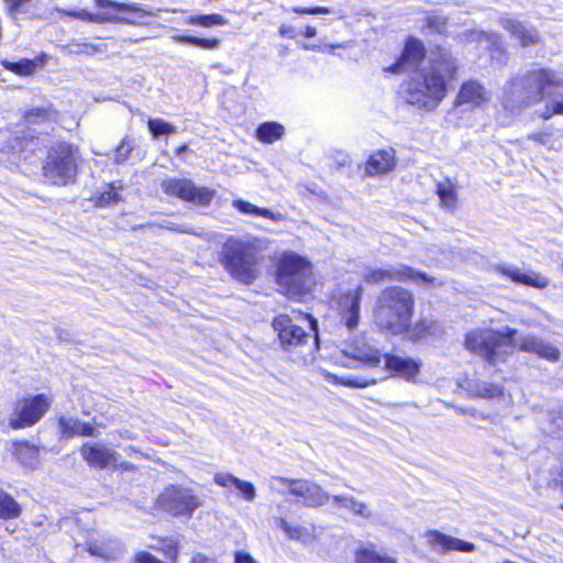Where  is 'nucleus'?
Masks as SVG:
<instances>
[{
  "label": "nucleus",
  "instance_id": "obj_1",
  "mask_svg": "<svg viewBox=\"0 0 563 563\" xmlns=\"http://www.w3.org/2000/svg\"><path fill=\"white\" fill-rule=\"evenodd\" d=\"M515 329L506 327L503 331L493 329H476L470 331L464 341L466 350L478 354L492 366L506 362L512 354L516 344L527 353H533L549 362H558L561 351L552 343L536 335H523L515 339Z\"/></svg>",
  "mask_w": 563,
  "mask_h": 563
},
{
  "label": "nucleus",
  "instance_id": "obj_2",
  "mask_svg": "<svg viewBox=\"0 0 563 563\" xmlns=\"http://www.w3.org/2000/svg\"><path fill=\"white\" fill-rule=\"evenodd\" d=\"M383 358L385 368L391 376L400 377L410 383L417 380L422 365L421 361L395 354L382 355L376 347L364 342H344L335 356V362L343 367H355L357 364L376 367Z\"/></svg>",
  "mask_w": 563,
  "mask_h": 563
},
{
  "label": "nucleus",
  "instance_id": "obj_3",
  "mask_svg": "<svg viewBox=\"0 0 563 563\" xmlns=\"http://www.w3.org/2000/svg\"><path fill=\"white\" fill-rule=\"evenodd\" d=\"M262 251L263 243L258 238L230 236L222 245L220 262L233 278L249 285L258 275Z\"/></svg>",
  "mask_w": 563,
  "mask_h": 563
},
{
  "label": "nucleus",
  "instance_id": "obj_4",
  "mask_svg": "<svg viewBox=\"0 0 563 563\" xmlns=\"http://www.w3.org/2000/svg\"><path fill=\"white\" fill-rule=\"evenodd\" d=\"M413 306L415 299L410 291L398 286L387 287L375 302L374 322L390 334H402L411 322Z\"/></svg>",
  "mask_w": 563,
  "mask_h": 563
},
{
  "label": "nucleus",
  "instance_id": "obj_5",
  "mask_svg": "<svg viewBox=\"0 0 563 563\" xmlns=\"http://www.w3.org/2000/svg\"><path fill=\"white\" fill-rule=\"evenodd\" d=\"M275 282L283 295L301 300L314 285L312 264L296 252L285 251L275 260Z\"/></svg>",
  "mask_w": 563,
  "mask_h": 563
},
{
  "label": "nucleus",
  "instance_id": "obj_6",
  "mask_svg": "<svg viewBox=\"0 0 563 563\" xmlns=\"http://www.w3.org/2000/svg\"><path fill=\"white\" fill-rule=\"evenodd\" d=\"M448 93V82L442 73H411L399 86L398 96L406 103L431 112Z\"/></svg>",
  "mask_w": 563,
  "mask_h": 563
},
{
  "label": "nucleus",
  "instance_id": "obj_7",
  "mask_svg": "<svg viewBox=\"0 0 563 563\" xmlns=\"http://www.w3.org/2000/svg\"><path fill=\"white\" fill-rule=\"evenodd\" d=\"M77 173V157L71 145L58 143L48 152L43 165L44 179L53 185H67L71 183Z\"/></svg>",
  "mask_w": 563,
  "mask_h": 563
},
{
  "label": "nucleus",
  "instance_id": "obj_8",
  "mask_svg": "<svg viewBox=\"0 0 563 563\" xmlns=\"http://www.w3.org/2000/svg\"><path fill=\"white\" fill-rule=\"evenodd\" d=\"M269 487L286 495L300 498V501L308 507H317L329 501L330 495L319 485L305 479H288L285 477H272Z\"/></svg>",
  "mask_w": 563,
  "mask_h": 563
},
{
  "label": "nucleus",
  "instance_id": "obj_9",
  "mask_svg": "<svg viewBox=\"0 0 563 563\" xmlns=\"http://www.w3.org/2000/svg\"><path fill=\"white\" fill-rule=\"evenodd\" d=\"M51 404V398L45 395L18 399L13 404L8 423L14 430L32 427L42 419Z\"/></svg>",
  "mask_w": 563,
  "mask_h": 563
},
{
  "label": "nucleus",
  "instance_id": "obj_10",
  "mask_svg": "<svg viewBox=\"0 0 563 563\" xmlns=\"http://www.w3.org/2000/svg\"><path fill=\"white\" fill-rule=\"evenodd\" d=\"M362 296L363 286L360 283L349 287L340 285L332 296L333 303L339 312L340 322L349 331H353L358 327Z\"/></svg>",
  "mask_w": 563,
  "mask_h": 563
},
{
  "label": "nucleus",
  "instance_id": "obj_11",
  "mask_svg": "<svg viewBox=\"0 0 563 563\" xmlns=\"http://www.w3.org/2000/svg\"><path fill=\"white\" fill-rule=\"evenodd\" d=\"M157 506L175 516L191 515L200 506V499L190 488L169 485L157 497Z\"/></svg>",
  "mask_w": 563,
  "mask_h": 563
},
{
  "label": "nucleus",
  "instance_id": "obj_12",
  "mask_svg": "<svg viewBox=\"0 0 563 563\" xmlns=\"http://www.w3.org/2000/svg\"><path fill=\"white\" fill-rule=\"evenodd\" d=\"M80 455L90 467L98 470L129 471L132 465L121 461L120 454L101 442H86L80 448Z\"/></svg>",
  "mask_w": 563,
  "mask_h": 563
},
{
  "label": "nucleus",
  "instance_id": "obj_13",
  "mask_svg": "<svg viewBox=\"0 0 563 563\" xmlns=\"http://www.w3.org/2000/svg\"><path fill=\"white\" fill-rule=\"evenodd\" d=\"M161 188L168 196L199 206L209 205L216 195L214 190L208 187H197L190 179L185 178H165L161 183Z\"/></svg>",
  "mask_w": 563,
  "mask_h": 563
},
{
  "label": "nucleus",
  "instance_id": "obj_14",
  "mask_svg": "<svg viewBox=\"0 0 563 563\" xmlns=\"http://www.w3.org/2000/svg\"><path fill=\"white\" fill-rule=\"evenodd\" d=\"M462 36L465 42L476 43L479 47L489 52V57L492 59L490 67L503 68L506 66L508 52L499 33L473 29L464 31Z\"/></svg>",
  "mask_w": 563,
  "mask_h": 563
},
{
  "label": "nucleus",
  "instance_id": "obj_15",
  "mask_svg": "<svg viewBox=\"0 0 563 563\" xmlns=\"http://www.w3.org/2000/svg\"><path fill=\"white\" fill-rule=\"evenodd\" d=\"M95 2L98 8L124 13L123 15L111 13L110 23L142 25L147 23V18L157 16V13L152 8L139 3H121L113 0H95Z\"/></svg>",
  "mask_w": 563,
  "mask_h": 563
},
{
  "label": "nucleus",
  "instance_id": "obj_16",
  "mask_svg": "<svg viewBox=\"0 0 563 563\" xmlns=\"http://www.w3.org/2000/svg\"><path fill=\"white\" fill-rule=\"evenodd\" d=\"M272 327L278 335L280 346L286 351L305 344L309 338V334L296 324L288 314L276 316L273 319Z\"/></svg>",
  "mask_w": 563,
  "mask_h": 563
},
{
  "label": "nucleus",
  "instance_id": "obj_17",
  "mask_svg": "<svg viewBox=\"0 0 563 563\" xmlns=\"http://www.w3.org/2000/svg\"><path fill=\"white\" fill-rule=\"evenodd\" d=\"M363 278L366 283L380 284L391 280H406L421 278L426 282L429 280L426 274L418 273L404 264L388 265L384 267L367 268Z\"/></svg>",
  "mask_w": 563,
  "mask_h": 563
},
{
  "label": "nucleus",
  "instance_id": "obj_18",
  "mask_svg": "<svg viewBox=\"0 0 563 563\" xmlns=\"http://www.w3.org/2000/svg\"><path fill=\"white\" fill-rule=\"evenodd\" d=\"M426 58V47L421 40L415 36H408L404 48L394 64L384 67L383 70H405L412 68L420 70L419 66Z\"/></svg>",
  "mask_w": 563,
  "mask_h": 563
},
{
  "label": "nucleus",
  "instance_id": "obj_19",
  "mask_svg": "<svg viewBox=\"0 0 563 563\" xmlns=\"http://www.w3.org/2000/svg\"><path fill=\"white\" fill-rule=\"evenodd\" d=\"M541 98H550V108L554 114H563V81L555 80L553 73H536Z\"/></svg>",
  "mask_w": 563,
  "mask_h": 563
},
{
  "label": "nucleus",
  "instance_id": "obj_20",
  "mask_svg": "<svg viewBox=\"0 0 563 563\" xmlns=\"http://www.w3.org/2000/svg\"><path fill=\"white\" fill-rule=\"evenodd\" d=\"M498 275L508 277L511 282L520 285L545 288L550 280L548 277L534 271H521L516 266L497 265L493 268Z\"/></svg>",
  "mask_w": 563,
  "mask_h": 563
},
{
  "label": "nucleus",
  "instance_id": "obj_21",
  "mask_svg": "<svg viewBox=\"0 0 563 563\" xmlns=\"http://www.w3.org/2000/svg\"><path fill=\"white\" fill-rule=\"evenodd\" d=\"M498 23L515 40H517L522 47L534 45L540 41L538 30L530 24H526L510 16H500L498 19Z\"/></svg>",
  "mask_w": 563,
  "mask_h": 563
},
{
  "label": "nucleus",
  "instance_id": "obj_22",
  "mask_svg": "<svg viewBox=\"0 0 563 563\" xmlns=\"http://www.w3.org/2000/svg\"><path fill=\"white\" fill-rule=\"evenodd\" d=\"M397 165L396 151L393 147L374 151L365 163V174L380 176L390 173Z\"/></svg>",
  "mask_w": 563,
  "mask_h": 563
},
{
  "label": "nucleus",
  "instance_id": "obj_23",
  "mask_svg": "<svg viewBox=\"0 0 563 563\" xmlns=\"http://www.w3.org/2000/svg\"><path fill=\"white\" fill-rule=\"evenodd\" d=\"M426 539L428 544L437 551L472 552L475 549L473 543L448 536L438 530H429L426 533Z\"/></svg>",
  "mask_w": 563,
  "mask_h": 563
},
{
  "label": "nucleus",
  "instance_id": "obj_24",
  "mask_svg": "<svg viewBox=\"0 0 563 563\" xmlns=\"http://www.w3.org/2000/svg\"><path fill=\"white\" fill-rule=\"evenodd\" d=\"M213 481L217 485L227 488V489H235L245 501H253L256 496L255 486L251 482H246L240 479L227 472L216 473L213 476Z\"/></svg>",
  "mask_w": 563,
  "mask_h": 563
},
{
  "label": "nucleus",
  "instance_id": "obj_25",
  "mask_svg": "<svg viewBox=\"0 0 563 563\" xmlns=\"http://www.w3.org/2000/svg\"><path fill=\"white\" fill-rule=\"evenodd\" d=\"M489 100V95L486 89L475 80L464 82L456 97V104H473L481 106L483 102Z\"/></svg>",
  "mask_w": 563,
  "mask_h": 563
},
{
  "label": "nucleus",
  "instance_id": "obj_26",
  "mask_svg": "<svg viewBox=\"0 0 563 563\" xmlns=\"http://www.w3.org/2000/svg\"><path fill=\"white\" fill-rule=\"evenodd\" d=\"M332 499L338 508L344 509L354 516L364 519H372L374 516V510L371 505L356 499L352 495H335Z\"/></svg>",
  "mask_w": 563,
  "mask_h": 563
},
{
  "label": "nucleus",
  "instance_id": "obj_27",
  "mask_svg": "<svg viewBox=\"0 0 563 563\" xmlns=\"http://www.w3.org/2000/svg\"><path fill=\"white\" fill-rule=\"evenodd\" d=\"M59 429L64 438H73L75 435L95 437V427L89 422H84L74 417H62L58 420Z\"/></svg>",
  "mask_w": 563,
  "mask_h": 563
},
{
  "label": "nucleus",
  "instance_id": "obj_28",
  "mask_svg": "<svg viewBox=\"0 0 563 563\" xmlns=\"http://www.w3.org/2000/svg\"><path fill=\"white\" fill-rule=\"evenodd\" d=\"M355 563H397V559L384 550H377L375 544L367 543L356 550Z\"/></svg>",
  "mask_w": 563,
  "mask_h": 563
},
{
  "label": "nucleus",
  "instance_id": "obj_29",
  "mask_svg": "<svg viewBox=\"0 0 563 563\" xmlns=\"http://www.w3.org/2000/svg\"><path fill=\"white\" fill-rule=\"evenodd\" d=\"M12 454L26 467H34L38 463V448L26 441L13 442Z\"/></svg>",
  "mask_w": 563,
  "mask_h": 563
},
{
  "label": "nucleus",
  "instance_id": "obj_30",
  "mask_svg": "<svg viewBox=\"0 0 563 563\" xmlns=\"http://www.w3.org/2000/svg\"><path fill=\"white\" fill-rule=\"evenodd\" d=\"M232 206L238 211H240L241 213H244V214L262 217V218L273 220L275 222H280L285 219L284 214L279 213V212H273L266 208L257 207V206H255L249 201L242 200V199L233 200Z\"/></svg>",
  "mask_w": 563,
  "mask_h": 563
},
{
  "label": "nucleus",
  "instance_id": "obj_31",
  "mask_svg": "<svg viewBox=\"0 0 563 563\" xmlns=\"http://www.w3.org/2000/svg\"><path fill=\"white\" fill-rule=\"evenodd\" d=\"M431 69L430 70H456L457 66L455 59L452 57L451 52L445 47L438 46L431 52L430 55Z\"/></svg>",
  "mask_w": 563,
  "mask_h": 563
},
{
  "label": "nucleus",
  "instance_id": "obj_32",
  "mask_svg": "<svg viewBox=\"0 0 563 563\" xmlns=\"http://www.w3.org/2000/svg\"><path fill=\"white\" fill-rule=\"evenodd\" d=\"M285 134V128L277 122H265L258 125L255 135L258 141L265 144H273Z\"/></svg>",
  "mask_w": 563,
  "mask_h": 563
},
{
  "label": "nucleus",
  "instance_id": "obj_33",
  "mask_svg": "<svg viewBox=\"0 0 563 563\" xmlns=\"http://www.w3.org/2000/svg\"><path fill=\"white\" fill-rule=\"evenodd\" d=\"M172 38L178 44L188 45V46L198 47V48L208 49V51L217 49L220 45V40L217 37L203 38V37H198V36H194V35L177 34V35H173Z\"/></svg>",
  "mask_w": 563,
  "mask_h": 563
},
{
  "label": "nucleus",
  "instance_id": "obj_34",
  "mask_svg": "<svg viewBox=\"0 0 563 563\" xmlns=\"http://www.w3.org/2000/svg\"><path fill=\"white\" fill-rule=\"evenodd\" d=\"M438 330L439 324L435 321L422 319L415 325H409L405 333L408 334L410 340L418 341L428 335H434Z\"/></svg>",
  "mask_w": 563,
  "mask_h": 563
},
{
  "label": "nucleus",
  "instance_id": "obj_35",
  "mask_svg": "<svg viewBox=\"0 0 563 563\" xmlns=\"http://www.w3.org/2000/svg\"><path fill=\"white\" fill-rule=\"evenodd\" d=\"M437 195L441 205L448 210H453L457 203L456 188L450 180H444L437 185Z\"/></svg>",
  "mask_w": 563,
  "mask_h": 563
},
{
  "label": "nucleus",
  "instance_id": "obj_36",
  "mask_svg": "<svg viewBox=\"0 0 563 563\" xmlns=\"http://www.w3.org/2000/svg\"><path fill=\"white\" fill-rule=\"evenodd\" d=\"M277 526L285 532V534L292 540L300 542H308L311 539V532L300 525H291L284 518L277 519Z\"/></svg>",
  "mask_w": 563,
  "mask_h": 563
},
{
  "label": "nucleus",
  "instance_id": "obj_37",
  "mask_svg": "<svg viewBox=\"0 0 563 563\" xmlns=\"http://www.w3.org/2000/svg\"><path fill=\"white\" fill-rule=\"evenodd\" d=\"M185 23L189 25H199L202 27H212L217 25H227L228 20L221 14L211 13L190 15L185 20Z\"/></svg>",
  "mask_w": 563,
  "mask_h": 563
},
{
  "label": "nucleus",
  "instance_id": "obj_38",
  "mask_svg": "<svg viewBox=\"0 0 563 563\" xmlns=\"http://www.w3.org/2000/svg\"><path fill=\"white\" fill-rule=\"evenodd\" d=\"M48 57L47 54H40L35 58H22L18 63L2 62V65L8 70H35L37 67L44 66V62Z\"/></svg>",
  "mask_w": 563,
  "mask_h": 563
},
{
  "label": "nucleus",
  "instance_id": "obj_39",
  "mask_svg": "<svg viewBox=\"0 0 563 563\" xmlns=\"http://www.w3.org/2000/svg\"><path fill=\"white\" fill-rule=\"evenodd\" d=\"M324 379L333 384H340L347 387L354 388H365L376 383L375 379H365V378H350V377H338L336 375L331 374L328 371L321 372Z\"/></svg>",
  "mask_w": 563,
  "mask_h": 563
},
{
  "label": "nucleus",
  "instance_id": "obj_40",
  "mask_svg": "<svg viewBox=\"0 0 563 563\" xmlns=\"http://www.w3.org/2000/svg\"><path fill=\"white\" fill-rule=\"evenodd\" d=\"M20 512L21 507L13 497L3 490H0V518H15Z\"/></svg>",
  "mask_w": 563,
  "mask_h": 563
},
{
  "label": "nucleus",
  "instance_id": "obj_41",
  "mask_svg": "<svg viewBox=\"0 0 563 563\" xmlns=\"http://www.w3.org/2000/svg\"><path fill=\"white\" fill-rule=\"evenodd\" d=\"M471 391L474 394V396L482 397V398H497L503 397L504 391L501 387L486 383V382H477L472 386Z\"/></svg>",
  "mask_w": 563,
  "mask_h": 563
},
{
  "label": "nucleus",
  "instance_id": "obj_42",
  "mask_svg": "<svg viewBox=\"0 0 563 563\" xmlns=\"http://www.w3.org/2000/svg\"><path fill=\"white\" fill-rule=\"evenodd\" d=\"M122 189V186H115L114 184L107 185L104 191L96 196L95 201L98 207H108L111 203L118 202L121 197L119 190Z\"/></svg>",
  "mask_w": 563,
  "mask_h": 563
},
{
  "label": "nucleus",
  "instance_id": "obj_43",
  "mask_svg": "<svg viewBox=\"0 0 563 563\" xmlns=\"http://www.w3.org/2000/svg\"><path fill=\"white\" fill-rule=\"evenodd\" d=\"M70 16L77 18L82 21L93 22V23H107L111 20L110 12L102 13H90L87 10L71 11L68 13Z\"/></svg>",
  "mask_w": 563,
  "mask_h": 563
},
{
  "label": "nucleus",
  "instance_id": "obj_44",
  "mask_svg": "<svg viewBox=\"0 0 563 563\" xmlns=\"http://www.w3.org/2000/svg\"><path fill=\"white\" fill-rule=\"evenodd\" d=\"M426 27L432 32L442 34L448 25V16L439 13H432L424 18Z\"/></svg>",
  "mask_w": 563,
  "mask_h": 563
},
{
  "label": "nucleus",
  "instance_id": "obj_45",
  "mask_svg": "<svg viewBox=\"0 0 563 563\" xmlns=\"http://www.w3.org/2000/svg\"><path fill=\"white\" fill-rule=\"evenodd\" d=\"M57 114L54 110L46 109H32L25 114V119L29 123H36L40 121H51L56 120Z\"/></svg>",
  "mask_w": 563,
  "mask_h": 563
},
{
  "label": "nucleus",
  "instance_id": "obj_46",
  "mask_svg": "<svg viewBox=\"0 0 563 563\" xmlns=\"http://www.w3.org/2000/svg\"><path fill=\"white\" fill-rule=\"evenodd\" d=\"M147 125L154 137H158L164 134H172L176 131L175 126L162 119H150Z\"/></svg>",
  "mask_w": 563,
  "mask_h": 563
},
{
  "label": "nucleus",
  "instance_id": "obj_47",
  "mask_svg": "<svg viewBox=\"0 0 563 563\" xmlns=\"http://www.w3.org/2000/svg\"><path fill=\"white\" fill-rule=\"evenodd\" d=\"M161 545L154 547L155 549L162 551L164 555L170 560H175L178 554V545L174 539H164L159 541Z\"/></svg>",
  "mask_w": 563,
  "mask_h": 563
},
{
  "label": "nucleus",
  "instance_id": "obj_48",
  "mask_svg": "<svg viewBox=\"0 0 563 563\" xmlns=\"http://www.w3.org/2000/svg\"><path fill=\"white\" fill-rule=\"evenodd\" d=\"M298 14H329L332 10L328 7H292L288 9Z\"/></svg>",
  "mask_w": 563,
  "mask_h": 563
},
{
  "label": "nucleus",
  "instance_id": "obj_49",
  "mask_svg": "<svg viewBox=\"0 0 563 563\" xmlns=\"http://www.w3.org/2000/svg\"><path fill=\"white\" fill-rule=\"evenodd\" d=\"M158 227L162 228V229H166V230H170V231H176V232H180V233H188V234H195V235H199L200 233L197 232V231H194V230H190L189 228L185 227V225H178L172 221H168V220H164L162 221L161 223H158Z\"/></svg>",
  "mask_w": 563,
  "mask_h": 563
},
{
  "label": "nucleus",
  "instance_id": "obj_50",
  "mask_svg": "<svg viewBox=\"0 0 563 563\" xmlns=\"http://www.w3.org/2000/svg\"><path fill=\"white\" fill-rule=\"evenodd\" d=\"M88 551L92 554V555H97V556H100V558H104V559H109L110 558V549L109 547H107L106 544H97V542H90L88 544Z\"/></svg>",
  "mask_w": 563,
  "mask_h": 563
},
{
  "label": "nucleus",
  "instance_id": "obj_51",
  "mask_svg": "<svg viewBox=\"0 0 563 563\" xmlns=\"http://www.w3.org/2000/svg\"><path fill=\"white\" fill-rule=\"evenodd\" d=\"M299 316L306 320L309 324V328L311 331H313L314 335H313V339H314V345L316 347H318V342H319V335H318V322H317V319L313 318L311 314H308V313H299Z\"/></svg>",
  "mask_w": 563,
  "mask_h": 563
},
{
  "label": "nucleus",
  "instance_id": "obj_52",
  "mask_svg": "<svg viewBox=\"0 0 563 563\" xmlns=\"http://www.w3.org/2000/svg\"><path fill=\"white\" fill-rule=\"evenodd\" d=\"M135 562L136 563H163L162 561H159L154 555H152L147 552H139L135 555Z\"/></svg>",
  "mask_w": 563,
  "mask_h": 563
},
{
  "label": "nucleus",
  "instance_id": "obj_53",
  "mask_svg": "<svg viewBox=\"0 0 563 563\" xmlns=\"http://www.w3.org/2000/svg\"><path fill=\"white\" fill-rule=\"evenodd\" d=\"M347 47H349V45H339V44L338 45H325L323 47L322 52L343 57V54L341 53V51L345 52Z\"/></svg>",
  "mask_w": 563,
  "mask_h": 563
},
{
  "label": "nucleus",
  "instance_id": "obj_54",
  "mask_svg": "<svg viewBox=\"0 0 563 563\" xmlns=\"http://www.w3.org/2000/svg\"><path fill=\"white\" fill-rule=\"evenodd\" d=\"M279 33L282 36H285V37H288V38H294L296 36V31L292 26L290 25H282L279 27Z\"/></svg>",
  "mask_w": 563,
  "mask_h": 563
},
{
  "label": "nucleus",
  "instance_id": "obj_55",
  "mask_svg": "<svg viewBox=\"0 0 563 563\" xmlns=\"http://www.w3.org/2000/svg\"><path fill=\"white\" fill-rule=\"evenodd\" d=\"M550 488L558 489L563 495V472L550 483Z\"/></svg>",
  "mask_w": 563,
  "mask_h": 563
},
{
  "label": "nucleus",
  "instance_id": "obj_56",
  "mask_svg": "<svg viewBox=\"0 0 563 563\" xmlns=\"http://www.w3.org/2000/svg\"><path fill=\"white\" fill-rule=\"evenodd\" d=\"M129 152H130V147L125 146L124 143L121 144V146L118 148L117 162L125 159Z\"/></svg>",
  "mask_w": 563,
  "mask_h": 563
},
{
  "label": "nucleus",
  "instance_id": "obj_57",
  "mask_svg": "<svg viewBox=\"0 0 563 563\" xmlns=\"http://www.w3.org/2000/svg\"><path fill=\"white\" fill-rule=\"evenodd\" d=\"M548 137L549 136L545 133H534V134L529 135V139L534 140L542 144H544L547 142Z\"/></svg>",
  "mask_w": 563,
  "mask_h": 563
},
{
  "label": "nucleus",
  "instance_id": "obj_58",
  "mask_svg": "<svg viewBox=\"0 0 563 563\" xmlns=\"http://www.w3.org/2000/svg\"><path fill=\"white\" fill-rule=\"evenodd\" d=\"M191 563H216L212 559L197 554L192 558Z\"/></svg>",
  "mask_w": 563,
  "mask_h": 563
},
{
  "label": "nucleus",
  "instance_id": "obj_59",
  "mask_svg": "<svg viewBox=\"0 0 563 563\" xmlns=\"http://www.w3.org/2000/svg\"><path fill=\"white\" fill-rule=\"evenodd\" d=\"M119 437L121 439H126V440H134L136 439L135 434L129 430H121L119 431Z\"/></svg>",
  "mask_w": 563,
  "mask_h": 563
},
{
  "label": "nucleus",
  "instance_id": "obj_60",
  "mask_svg": "<svg viewBox=\"0 0 563 563\" xmlns=\"http://www.w3.org/2000/svg\"><path fill=\"white\" fill-rule=\"evenodd\" d=\"M303 35L308 38L314 37L317 35V30L313 26L307 25L305 27Z\"/></svg>",
  "mask_w": 563,
  "mask_h": 563
},
{
  "label": "nucleus",
  "instance_id": "obj_61",
  "mask_svg": "<svg viewBox=\"0 0 563 563\" xmlns=\"http://www.w3.org/2000/svg\"><path fill=\"white\" fill-rule=\"evenodd\" d=\"M125 452H126L130 456H132V455H139V454H140V455H142V453H141L136 448H134V446H129V448H126V449H125Z\"/></svg>",
  "mask_w": 563,
  "mask_h": 563
},
{
  "label": "nucleus",
  "instance_id": "obj_62",
  "mask_svg": "<svg viewBox=\"0 0 563 563\" xmlns=\"http://www.w3.org/2000/svg\"><path fill=\"white\" fill-rule=\"evenodd\" d=\"M187 150V146L186 145H181L177 148L176 151V154L177 155H180L181 153H184L185 151Z\"/></svg>",
  "mask_w": 563,
  "mask_h": 563
},
{
  "label": "nucleus",
  "instance_id": "obj_63",
  "mask_svg": "<svg viewBox=\"0 0 563 563\" xmlns=\"http://www.w3.org/2000/svg\"><path fill=\"white\" fill-rule=\"evenodd\" d=\"M560 507H561V509H563V504Z\"/></svg>",
  "mask_w": 563,
  "mask_h": 563
}]
</instances>
